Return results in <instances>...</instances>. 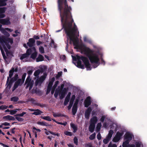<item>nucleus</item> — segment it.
Returning a JSON list of instances; mask_svg holds the SVG:
<instances>
[{"label": "nucleus", "instance_id": "nucleus-1", "mask_svg": "<svg viewBox=\"0 0 147 147\" xmlns=\"http://www.w3.org/2000/svg\"><path fill=\"white\" fill-rule=\"evenodd\" d=\"M59 9L60 11V16L61 17V21L63 28H64L66 33L70 40V42H72L74 48L76 49L80 48L82 53L86 55L89 58L91 62L94 64L95 65L94 68H95L99 65V59L98 55L94 53V51L90 49L84 45H81L79 47L78 45V39L76 35L78 31L77 26L74 23V26H72V23L74 22L73 19L71 15L70 11L71 10L70 7H68L66 2H58ZM60 30L57 31L59 32Z\"/></svg>", "mask_w": 147, "mask_h": 147}, {"label": "nucleus", "instance_id": "nucleus-2", "mask_svg": "<svg viewBox=\"0 0 147 147\" xmlns=\"http://www.w3.org/2000/svg\"><path fill=\"white\" fill-rule=\"evenodd\" d=\"M13 43L12 38H7L0 34V49L3 58L7 62L12 56V53L10 51L11 45Z\"/></svg>", "mask_w": 147, "mask_h": 147}, {"label": "nucleus", "instance_id": "nucleus-3", "mask_svg": "<svg viewBox=\"0 0 147 147\" xmlns=\"http://www.w3.org/2000/svg\"><path fill=\"white\" fill-rule=\"evenodd\" d=\"M72 57L74 61H77V64L78 67L82 69L84 68V66L81 64V60H82L85 65L87 69V70L91 69L89 60L87 57L82 56H80L78 55H77L75 57H74L72 55Z\"/></svg>", "mask_w": 147, "mask_h": 147}, {"label": "nucleus", "instance_id": "nucleus-4", "mask_svg": "<svg viewBox=\"0 0 147 147\" xmlns=\"http://www.w3.org/2000/svg\"><path fill=\"white\" fill-rule=\"evenodd\" d=\"M18 71V67H13L11 70L9 71V76L7 77V80L6 82V84L7 85V86L6 89H9L11 88L12 83L16 81L18 78V74H16L10 80V82H9V79L11 78L13 76V73L14 72H17Z\"/></svg>", "mask_w": 147, "mask_h": 147}, {"label": "nucleus", "instance_id": "nucleus-5", "mask_svg": "<svg viewBox=\"0 0 147 147\" xmlns=\"http://www.w3.org/2000/svg\"><path fill=\"white\" fill-rule=\"evenodd\" d=\"M66 91V88H64L63 90H59L57 89L55 91L54 96L55 98H57L58 94H59L60 98L62 99L64 98Z\"/></svg>", "mask_w": 147, "mask_h": 147}, {"label": "nucleus", "instance_id": "nucleus-6", "mask_svg": "<svg viewBox=\"0 0 147 147\" xmlns=\"http://www.w3.org/2000/svg\"><path fill=\"white\" fill-rule=\"evenodd\" d=\"M34 84V81L32 80L30 76H28L25 82V84L26 85V88H29V90H30L32 88Z\"/></svg>", "mask_w": 147, "mask_h": 147}, {"label": "nucleus", "instance_id": "nucleus-7", "mask_svg": "<svg viewBox=\"0 0 147 147\" xmlns=\"http://www.w3.org/2000/svg\"><path fill=\"white\" fill-rule=\"evenodd\" d=\"M26 75V73H24L22 75V79H19L16 82L12 90L13 91L18 87L19 85H21L24 83L25 77Z\"/></svg>", "mask_w": 147, "mask_h": 147}, {"label": "nucleus", "instance_id": "nucleus-8", "mask_svg": "<svg viewBox=\"0 0 147 147\" xmlns=\"http://www.w3.org/2000/svg\"><path fill=\"white\" fill-rule=\"evenodd\" d=\"M27 53L29 55L31 54V57L33 59H35L37 55L35 48L34 47L28 49L27 51Z\"/></svg>", "mask_w": 147, "mask_h": 147}, {"label": "nucleus", "instance_id": "nucleus-9", "mask_svg": "<svg viewBox=\"0 0 147 147\" xmlns=\"http://www.w3.org/2000/svg\"><path fill=\"white\" fill-rule=\"evenodd\" d=\"M47 75L45 73L43 76H41L40 77L37 78L35 82V85L36 86H40L41 84L45 80L46 78Z\"/></svg>", "mask_w": 147, "mask_h": 147}, {"label": "nucleus", "instance_id": "nucleus-10", "mask_svg": "<svg viewBox=\"0 0 147 147\" xmlns=\"http://www.w3.org/2000/svg\"><path fill=\"white\" fill-rule=\"evenodd\" d=\"M123 134V133L122 131H118L113 138L112 140L113 141L115 142H118L121 139Z\"/></svg>", "mask_w": 147, "mask_h": 147}, {"label": "nucleus", "instance_id": "nucleus-11", "mask_svg": "<svg viewBox=\"0 0 147 147\" xmlns=\"http://www.w3.org/2000/svg\"><path fill=\"white\" fill-rule=\"evenodd\" d=\"M134 136L133 134L129 132H127L124 136V139L130 142L132 138H134Z\"/></svg>", "mask_w": 147, "mask_h": 147}, {"label": "nucleus", "instance_id": "nucleus-12", "mask_svg": "<svg viewBox=\"0 0 147 147\" xmlns=\"http://www.w3.org/2000/svg\"><path fill=\"white\" fill-rule=\"evenodd\" d=\"M55 78L54 77H53V78H52L51 80L49 81V82L48 85L47 89V92H46L47 94H48L49 93V92L51 90V88L52 86L53 83V82H54V81H55Z\"/></svg>", "mask_w": 147, "mask_h": 147}, {"label": "nucleus", "instance_id": "nucleus-13", "mask_svg": "<svg viewBox=\"0 0 147 147\" xmlns=\"http://www.w3.org/2000/svg\"><path fill=\"white\" fill-rule=\"evenodd\" d=\"M0 23L3 25H10L11 22L9 21V18L0 19Z\"/></svg>", "mask_w": 147, "mask_h": 147}, {"label": "nucleus", "instance_id": "nucleus-14", "mask_svg": "<svg viewBox=\"0 0 147 147\" xmlns=\"http://www.w3.org/2000/svg\"><path fill=\"white\" fill-rule=\"evenodd\" d=\"M78 102V100L76 99L74 103L72 109V112L73 115H75L76 113L77 109V105Z\"/></svg>", "mask_w": 147, "mask_h": 147}, {"label": "nucleus", "instance_id": "nucleus-15", "mask_svg": "<svg viewBox=\"0 0 147 147\" xmlns=\"http://www.w3.org/2000/svg\"><path fill=\"white\" fill-rule=\"evenodd\" d=\"M91 103V98L90 96H88L84 102V106L86 107H88Z\"/></svg>", "mask_w": 147, "mask_h": 147}, {"label": "nucleus", "instance_id": "nucleus-16", "mask_svg": "<svg viewBox=\"0 0 147 147\" xmlns=\"http://www.w3.org/2000/svg\"><path fill=\"white\" fill-rule=\"evenodd\" d=\"M6 30L5 28H2V25L0 24V31L4 35L8 37L10 36V34L9 33L7 32L6 31Z\"/></svg>", "mask_w": 147, "mask_h": 147}, {"label": "nucleus", "instance_id": "nucleus-17", "mask_svg": "<svg viewBox=\"0 0 147 147\" xmlns=\"http://www.w3.org/2000/svg\"><path fill=\"white\" fill-rule=\"evenodd\" d=\"M6 10V7L0 8V18L5 17V15L4 14Z\"/></svg>", "mask_w": 147, "mask_h": 147}, {"label": "nucleus", "instance_id": "nucleus-18", "mask_svg": "<svg viewBox=\"0 0 147 147\" xmlns=\"http://www.w3.org/2000/svg\"><path fill=\"white\" fill-rule=\"evenodd\" d=\"M92 110L91 108L90 107H89L86 111L85 113V116L86 119H88L89 118L90 113Z\"/></svg>", "mask_w": 147, "mask_h": 147}, {"label": "nucleus", "instance_id": "nucleus-19", "mask_svg": "<svg viewBox=\"0 0 147 147\" xmlns=\"http://www.w3.org/2000/svg\"><path fill=\"white\" fill-rule=\"evenodd\" d=\"M3 118L5 121L14 120H15L14 117L9 115L4 116Z\"/></svg>", "mask_w": 147, "mask_h": 147}, {"label": "nucleus", "instance_id": "nucleus-20", "mask_svg": "<svg viewBox=\"0 0 147 147\" xmlns=\"http://www.w3.org/2000/svg\"><path fill=\"white\" fill-rule=\"evenodd\" d=\"M29 55L26 53V54L21 55L20 57V59L21 60L24 59V61L26 62L28 61V60L26 59H27Z\"/></svg>", "mask_w": 147, "mask_h": 147}, {"label": "nucleus", "instance_id": "nucleus-21", "mask_svg": "<svg viewBox=\"0 0 147 147\" xmlns=\"http://www.w3.org/2000/svg\"><path fill=\"white\" fill-rule=\"evenodd\" d=\"M35 42V41L34 39L32 38H30L29 39V42H27V44L29 47H31L33 45Z\"/></svg>", "mask_w": 147, "mask_h": 147}, {"label": "nucleus", "instance_id": "nucleus-22", "mask_svg": "<svg viewBox=\"0 0 147 147\" xmlns=\"http://www.w3.org/2000/svg\"><path fill=\"white\" fill-rule=\"evenodd\" d=\"M53 115L55 117L64 116L61 113L53 112Z\"/></svg>", "mask_w": 147, "mask_h": 147}, {"label": "nucleus", "instance_id": "nucleus-23", "mask_svg": "<svg viewBox=\"0 0 147 147\" xmlns=\"http://www.w3.org/2000/svg\"><path fill=\"white\" fill-rule=\"evenodd\" d=\"M97 118L96 117L94 116L90 119V123L95 124L97 121Z\"/></svg>", "mask_w": 147, "mask_h": 147}, {"label": "nucleus", "instance_id": "nucleus-24", "mask_svg": "<svg viewBox=\"0 0 147 147\" xmlns=\"http://www.w3.org/2000/svg\"><path fill=\"white\" fill-rule=\"evenodd\" d=\"M113 133L114 132L113 131L111 130H110L106 138L110 140Z\"/></svg>", "mask_w": 147, "mask_h": 147}, {"label": "nucleus", "instance_id": "nucleus-25", "mask_svg": "<svg viewBox=\"0 0 147 147\" xmlns=\"http://www.w3.org/2000/svg\"><path fill=\"white\" fill-rule=\"evenodd\" d=\"M28 71L27 72L28 74L29 75L28 76H30L32 73L33 71L34 70V69L33 67H28Z\"/></svg>", "mask_w": 147, "mask_h": 147}, {"label": "nucleus", "instance_id": "nucleus-26", "mask_svg": "<svg viewBox=\"0 0 147 147\" xmlns=\"http://www.w3.org/2000/svg\"><path fill=\"white\" fill-rule=\"evenodd\" d=\"M95 127V124L90 123L89 127V131L92 133L94 131Z\"/></svg>", "mask_w": 147, "mask_h": 147}, {"label": "nucleus", "instance_id": "nucleus-27", "mask_svg": "<svg viewBox=\"0 0 147 147\" xmlns=\"http://www.w3.org/2000/svg\"><path fill=\"white\" fill-rule=\"evenodd\" d=\"M42 112L40 111L39 109H37L36 110H35L34 112L32 113V114L34 115H39Z\"/></svg>", "mask_w": 147, "mask_h": 147}, {"label": "nucleus", "instance_id": "nucleus-28", "mask_svg": "<svg viewBox=\"0 0 147 147\" xmlns=\"http://www.w3.org/2000/svg\"><path fill=\"white\" fill-rule=\"evenodd\" d=\"M39 69L40 70V72H42L45 71L47 69V67L44 65H40L39 67Z\"/></svg>", "mask_w": 147, "mask_h": 147}, {"label": "nucleus", "instance_id": "nucleus-29", "mask_svg": "<svg viewBox=\"0 0 147 147\" xmlns=\"http://www.w3.org/2000/svg\"><path fill=\"white\" fill-rule=\"evenodd\" d=\"M44 60L43 57L41 55H39L36 59V61L37 62L42 61Z\"/></svg>", "mask_w": 147, "mask_h": 147}, {"label": "nucleus", "instance_id": "nucleus-30", "mask_svg": "<svg viewBox=\"0 0 147 147\" xmlns=\"http://www.w3.org/2000/svg\"><path fill=\"white\" fill-rule=\"evenodd\" d=\"M37 123L38 125H40L42 126H50L47 123L44 121H38Z\"/></svg>", "mask_w": 147, "mask_h": 147}, {"label": "nucleus", "instance_id": "nucleus-31", "mask_svg": "<svg viewBox=\"0 0 147 147\" xmlns=\"http://www.w3.org/2000/svg\"><path fill=\"white\" fill-rule=\"evenodd\" d=\"M7 0H0V6H3L6 5V2Z\"/></svg>", "mask_w": 147, "mask_h": 147}, {"label": "nucleus", "instance_id": "nucleus-32", "mask_svg": "<svg viewBox=\"0 0 147 147\" xmlns=\"http://www.w3.org/2000/svg\"><path fill=\"white\" fill-rule=\"evenodd\" d=\"M41 118L43 119L48 121H51V119L49 116H42Z\"/></svg>", "mask_w": 147, "mask_h": 147}, {"label": "nucleus", "instance_id": "nucleus-33", "mask_svg": "<svg viewBox=\"0 0 147 147\" xmlns=\"http://www.w3.org/2000/svg\"><path fill=\"white\" fill-rule=\"evenodd\" d=\"M40 72V69H38L34 72V75L35 77H38L39 75Z\"/></svg>", "mask_w": 147, "mask_h": 147}, {"label": "nucleus", "instance_id": "nucleus-34", "mask_svg": "<svg viewBox=\"0 0 147 147\" xmlns=\"http://www.w3.org/2000/svg\"><path fill=\"white\" fill-rule=\"evenodd\" d=\"M125 140V141L122 144L123 147H127V146L130 142V141L127 140Z\"/></svg>", "mask_w": 147, "mask_h": 147}, {"label": "nucleus", "instance_id": "nucleus-35", "mask_svg": "<svg viewBox=\"0 0 147 147\" xmlns=\"http://www.w3.org/2000/svg\"><path fill=\"white\" fill-rule=\"evenodd\" d=\"M102 126V124L101 123H98L97 125H96V131H99L100 129V128Z\"/></svg>", "mask_w": 147, "mask_h": 147}, {"label": "nucleus", "instance_id": "nucleus-36", "mask_svg": "<svg viewBox=\"0 0 147 147\" xmlns=\"http://www.w3.org/2000/svg\"><path fill=\"white\" fill-rule=\"evenodd\" d=\"M70 125L71 127L74 130L73 132H75L77 130V128L76 126L73 123H71Z\"/></svg>", "mask_w": 147, "mask_h": 147}, {"label": "nucleus", "instance_id": "nucleus-37", "mask_svg": "<svg viewBox=\"0 0 147 147\" xmlns=\"http://www.w3.org/2000/svg\"><path fill=\"white\" fill-rule=\"evenodd\" d=\"M20 110V109H18L10 110V114L11 115H13L16 113L17 111L19 110Z\"/></svg>", "mask_w": 147, "mask_h": 147}, {"label": "nucleus", "instance_id": "nucleus-38", "mask_svg": "<svg viewBox=\"0 0 147 147\" xmlns=\"http://www.w3.org/2000/svg\"><path fill=\"white\" fill-rule=\"evenodd\" d=\"M136 147H142L143 145L140 142H136L135 143Z\"/></svg>", "mask_w": 147, "mask_h": 147}, {"label": "nucleus", "instance_id": "nucleus-39", "mask_svg": "<svg viewBox=\"0 0 147 147\" xmlns=\"http://www.w3.org/2000/svg\"><path fill=\"white\" fill-rule=\"evenodd\" d=\"M15 116V118L16 120L19 121H22L24 120V119L20 117L19 116H17L16 115Z\"/></svg>", "mask_w": 147, "mask_h": 147}, {"label": "nucleus", "instance_id": "nucleus-40", "mask_svg": "<svg viewBox=\"0 0 147 147\" xmlns=\"http://www.w3.org/2000/svg\"><path fill=\"white\" fill-rule=\"evenodd\" d=\"M49 132L50 134L54 136H56L58 137L59 136H60V134L57 133H55L51 131H49Z\"/></svg>", "mask_w": 147, "mask_h": 147}, {"label": "nucleus", "instance_id": "nucleus-41", "mask_svg": "<svg viewBox=\"0 0 147 147\" xmlns=\"http://www.w3.org/2000/svg\"><path fill=\"white\" fill-rule=\"evenodd\" d=\"M11 100L14 102H16L18 100V98L16 96H14L11 98Z\"/></svg>", "mask_w": 147, "mask_h": 147}, {"label": "nucleus", "instance_id": "nucleus-42", "mask_svg": "<svg viewBox=\"0 0 147 147\" xmlns=\"http://www.w3.org/2000/svg\"><path fill=\"white\" fill-rule=\"evenodd\" d=\"M96 136V134L94 133L92 134L89 137V139L91 140H93L95 138Z\"/></svg>", "mask_w": 147, "mask_h": 147}, {"label": "nucleus", "instance_id": "nucleus-43", "mask_svg": "<svg viewBox=\"0 0 147 147\" xmlns=\"http://www.w3.org/2000/svg\"><path fill=\"white\" fill-rule=\"evenodd\" d=\"M39 51L41 53H44V48L41 46H40L39 48Z\"/></svg>", "mask_w": 147, "mask_h": 147}, {"label": "nucleus", "instance_id": "nucleus-44", "mask_svg": "<svg viewBox=\"0 0 147 147\" xmlns=\"http://www.w3.org/2000/svg\"><path fill=\"white\" fill-rule=\"evenodd\" d=\"M26 114V113L25 112H23L22 113H20V114H17L16 116H19V117H23L24 115Z\"/></svg>", "mask_w": 147, "mask_h": 147}, {"label": "nucleus", "instance_id": "nucleus-45", "mask_svg": "<svg viewBox=\"0 0 147 147\" xmlns=\"http://www.w3.org/2000/svg\"><path fill=\"white\" fill-rule=\"evenodd\" d=\"M108 147H117V146L115 144H112V142H111L109 144Z\"/></svg>", "mask_w": 147, "mask_h": 147}, {"label": "nucleus", "instance_id": "nucleus-46", "mask_svg": "<svg viewBox=\"0 0 147 147\" xmlns=\"http://www.w3.org/2000/svg\"><path fill=\"white\" fill-rule=\"evenodd\" d=\"M69 99L67 98H65L64 103V105H66L69 101Z\"/></svg>", "mask_w": 147, "mask_h": 147}, {"label": "nucleus", "instance_id": "nucleus-47", "mask_svg": "<svg viewBox=\"0 0 147 147\" xmlns=\"http://www.w3.org/2000/svg\"><path fill=\"white\" fill-rule=\"evenodd\" d=\"M74 142L76 145H78V140L76 137H74Z\"/></svg>", "mask_w": 147, "mask_h": 147}, {"label": "nucleus", "instance_id": "nucleus-48", "mask_svg": "<svg viewBox=\"0 0 147 147\" xmlns=\"http://www.w3.org/2000/svg\"><path fill=\"white\" fill-rule=\"evenodd\" d=\"M15 32V34H13L12 35L13 36V37H16L18 36L20 34V32L18 30H16Z\"/></svg>", "mask_w": 147, "mask_h": 147}, {"label": "nucleus", "instance_id": "nucleus-49", "mask_svg": "<svg viewBox=\"0 0 147 147\" xmlns=\"http://www.w3.org/2000/svg\"><path fill=\"white\" fill-rule=\"evenodd\" d=\"M64 133L66 135L69 136H71L72 135L71 133L69 131H66L64 132Z\"/></svg>", "mask_w": 147, "mask_h": 147}, {"label": "nucleus", "instance_id": "nucleus-50", "mask_svg": "<svg viewBox=\"0 0 147 147\" xmlns=\"http://www.w3.org/2000/svg\"><path fill=\"white\" fill-rule=\"evenodd\" d=\"M8 107L6 105H2L1 106H0V109L1 110H4L5 109H7Z\"/></svg>", "mask_w": 147, "mask_h": 147}, {"label": "nucleus", "instance_id": "nucleus-51", "mask_svg": "<svg viewBox=\"0 0 147 147\" xmlns=\"http://www.w3.org/2000/svg\"><path fill=\"white\" fill-rule=\"evenodd\" d=\"M75 98V96L74 95H72L71 98L70 102L73 103V102Z\"/></svg>", "mask_w": 147, "mask_h": 147}, {"label": "nucleus", "instance_id": "nucleus-52", "mask_svg": "<svg viewBox=\"0 0 147 147\" xmlns=\"http://www.w3.org/2000/svg\"><path fill=\"white\" fill-rule=\"evenodd\" d=\"M109 141L110 140L106 137L105 139L103 140V142L104 144H107L109 142Z\"/></svg>", "mask_w": 147, "mask_h": 147}, {"label": "nucleus", "instance_id": "nucleus-53", "mask_svg": "<svg viewBox=\"0 0 147 147\" xmlns=\"http://www.w3.org/2000/svg\"><path fill=\"white\" fill-rule=\"evenodd\" d=\"M106 118V116L105 115H103L100 118V120L101 122H103L105 120V119Z\"/></svg>", "mask_w": 147, "mask_h": 147}, {"label": "nucleus", "instance_id": "nucleus-54", "mask_svg": "<svg viewBox=\"0 0 147 147\" xmlns=\"http://www.w3.org/2000/svg\"><path fill=\"white\" fill-rule=\"evenodd\" d=\"M62 74V72L61 71L59 72L56 77L57 78H59L61 76Z\"/></svg>", "mask_w": 147, "mask_h": 147}, {"label": "nucleus", "instance_id": "nucleus-55", "mask_svg": "<svg viewBox=\"0 0 147 147\" xmlns=\"http://www.w3.org/2000/svg\"><path fill=\"white\" fill-rule=\"evenodd\" d=\"M97 137L98 139L99 140H100L101 139V137L100 132L98 133V134L97 135Z\"/></svg>", "mask_w": 147, "mask_h": 147}, {"label": "nucleus", "instance_id": "nucleus-56", "mask_svg": "<svg viewBox=\"0 0 147 147\" xmlns=\"http://www.w3.org/2000/svg\"><path fill=\"white\" fill-rule=\"evenodd\" d=\"M73 103L72 102H69V105L68 106L67 108L68 110H69L71 109V108L72 105H73Z\"/></svg>", "mask_w": 147, "mask_h": 147}, {"label": "nucleus", "instance_id": "nucleus-57", "mask_svg": "<svg viewBox=\"0 0 147 147\" xmlns=\"http://www.w3.org/2000/svg\"><path fill=\"white\" fill-rule=\"evenodd\" d=\"M107 121L106 123H105L104 124L103 126L105 127H107L109 126V124H108L107 123Z\"/></svg>", "mask_w": 147, "mask_h": 147}, {"label": "nucleus", "instance_id": "nucleus-58", "mask_svg": "<svg viewBox=\"0 0 147 147\" xmlns=\"http://www.w3.org/2000/svg\"><path fill=\"white\" fill-rule=\"evenodd\" d=\"M33 131H34V130H36V131H38L40 132L41 130L39 129H37L36 127H34L33 128Z\"/></svg>", "mask_w": 147, "mask_h": 147}, {"label": "nucleus", "instance_id": "nucleus-59", "mask_svg": "<svg viewBox=\"0 0 147 147\" xmlns=\"http://www.w3.org/2000/svg\"><path fill=\"white\" fill-rule=\"evenodd\" d=\"M3 125L5 126H8L10 125V124L9 123L5 122L3 123Z\"/></svg>", "mask_w": 147, "mask_h": 147}, {"label": "nucleus", "instance_id": "nucleus-60", "mask_svg": "<svg viewBox=\"0 0 147 147\" xmlns=\"http://www.w3.org/2000/svg\"><path fill=\"white\" fill-rule=\"evenodd\" d=\"M71 94V93L70 92H69L68 94L66 97V98H67L69 99Z\"/></svg>", "mask_w": 147, "mask_h": 147}, {"label": "nucleus", "instance_id": "nucleus-61", "mask_svg": "<svg viewBox=\"0 0 147 147\" xmlns=\"http://www.w3.org/2000/svg\"><path fill=\"white\" fill-rule=\"evenodd\" d=\"M5 29L6 30L10 32H11L13 31V30L8 28H6Z\"/></svg>", "mask_w": 147, "mask_h": 147}, {"label": "nucleus", "instance_id": "nucleus-62", "mask_svg": "<svg viewBox=\"0 0 147 147\" xmlns=\"http://www.w3.org/2000/svg\"><path fill=\"white\" fill-rule=\"evenodd\" d=\"M1 145L2 146H3V147H9L8 146L5 145L1 143Z\"/></svg>", "mask_w": 147, "mask_h": 147}, {"label": "nucleus", "instance_id": "nucleus-63", "mask_svg": "<svg viewBox=\"0 0 147 147\" xmlns=\"http://www.w3.org/2000/svg\"><path fill=\"white\" fill-rule=\"evenodd\" d=\"M67 145L69 147H74L73 145L71 144H68Z\"/></svg>", "mask_w": 147, "mask_h": 147}, {"label": "nucleus", "instance_id": "nucleus-64", "mask_svg": "<svg viewBox=\"0 0 147 147\" xmlns=\"http://www.w3.org/2000/svg\"><path fill=\"white\" fill-rule=\"evenodd\" d=\"M128 147H135V145L134 144L129 145Z\"/></svg>", "mask_w": 147, "mask_h": 147}]
</instances>
